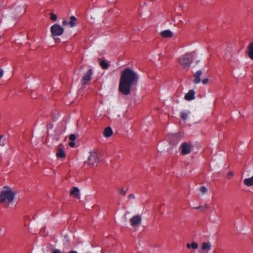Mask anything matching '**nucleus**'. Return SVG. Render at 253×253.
I'll use <instances>...</instances> for the list:
<instances>
[{"label":"nucleus","instance_id":"nucleus-1","mask_svg":"<svg viewBox=\"0 0 253 253\" xmlns=\"http://www.w3.org/2000/svg\"><path fill=\"white\" fill-rule=\"evenodd\" d=\"M139 76L129 68L126 69L121 74L119 85V90L124 95L129 94L131 88L138 83Z\"/></svg>","mask_w":253,"mask_h":253},{"label":"nucleus","instance_id":"nucleus-2","mask_svg":"<svg viewBox=\"0 0 253 253\" xmlns=\"http://www.w3.org/2000/svg\"><path fill=\"white\" fill-rule=\"evenodd\" d=\"M15 195V192L10 187H4L0 192V203L7 207L13 202Z\"/></svg>","mask_w":253,"mask_h":253},{"label":"nucleus","instance_id":"nucleus-3","mask_svg":"<svg viewBox=\"0 0 253 253\" xmlns=\"http://www.w3.org/2000/svg\"><path fill=\"white\" fill-rule=\"evenodd\" d=\"M193 60L192 53H186L178 59V63L183 69L188 70Z\"/></svg>","mask_w":253,"mask_h":253},{"label":"nucleus","instance_id":"nucleus-4","mask_svg":"<svg viewBox=\"0 0 253 253\" xmlns=\"http://www.w3.org/2000/svg\"><path fill=\"white\" fill-rule=\"evenodd\" d=\"M64 29L60 25L55 24L50 28V31L53 37L61 36L63 34Z\"/></svg>","mask_w":253,"mask_h":253},{"label":"nucleus","instance_id":"nucleus-5","mask_svg":"<svg viewBox=\"0 0 253 253\" xmlns=\"http://www.w3.org/2000/svg\"><path fill=\"white\" fill-rule=\"evenodd\" d=\"M180 148L181 150V154L185 155L189 154L193 149V146L190 142L182 143Z\"/></svg>","mask_w":253,"mask_h":253},{"label":"nucleus","instance_id":"nucleus-6","mask_svg":"<svg viewBox=\"0 0 253 253\" xmlns=\"http://www.w3.org/2000/svg\"><path fill=\"white\" fill-rule=\"evenodd\" d=\"M98 161L99 159L97 154L96 153L93 152L90 153L87 163L90 166H97Z\"/></svg>","mask_w":253,"mask_h":253},{"label":"nucleus","instance_id":"nucleus-7","mask_svg":"<svg viewBox=\"0 0 253 253\" xmlns=\"http://www.w3.org/2000/svg\"><path fill=\"white\" fill-rule=\"evenodd\" d=\"M142 221L141 216L140 215H136L131 217L129 220L131 226L135 227H138Z\"/></svg>","mask_w":253,"mask_h":253},{"label":"nucleus","instance_id":"nucleus-8","mask_svg":"<svg viewBox=\"0 0 253 253\" xmlns=\"http://www.w3.org/2000/svg\"><path fill=\"white\" fill-rule=\"evenodd\" d=\"M92 75V71L91 69L88 70L86 73L83 76L81 82L83 85H85L87 82L91 79Z\"/></svg>","mask_w":253,"mask_h":253},{"label":"nucleus","instance_id":"nucleus-9","mask_svg":"<svg viewBox=\"0 0 253 253\" xmlns=\"http://www.w3.org/2000/svg\"><path fill=\"white\" fill-rule=\"evenodd\" d=\"M63 146L60 145L58 146L57 152H56V156L58 158H64L66 156L63 150Z\"/></svg>","mask_w":253,"mask_h":253},{"label":"nucleus","instance_id":"nucleus-10","mask_svg":"<svg viewBox=\"0 0 253 253\" xmlns=\"http://www.w3.org/2000/svg\"><path fill=\"white\" fill-rule=\"evenodd\" d=\"M70 194L78 199H80V189L77 187H73L70 191Z\"/></svg>","mask_w":253,"mask_h":253},{"label":"nucleus","instance_id":"nucleus-11","mask_svg":"<svg viewBox=\"0 0 253 253\" xmlns=\"http://www.w3.org/2000/svg\"><path fill=\"white\" fill-rule=\"evenodd\" d=\"M247 53L249 57L253 60V42L248 45Z\"/></svg>","mask_w":253,"mask_h":253},{"label":"nucleus","instance_id":"nucleus-12","mask_svg":"<svg viewBox=\"0 0 253 253\" xmlns=\"http://www.w3.org/2000/svg\"><path fill=\"white\" fill-rule=\"evenodd\" d=\"M194 95L195 91L191 89L187 93H186L185 95L184 98L185 100L190 101L194 99Z\"/></svg>","mask_w":253,"mask_h":253},{"label":"nucleus","instance_id":"nucleus-13","mask_svg":"<svg viewBox=\"0 0 253 253\" xmlns=\"http://www.w3.org/2000/svg\"><path fill=\"white\" fill-rule=\"evenodd\" d=\"M160 35L163 38H169L172 37L173 33L172 32L169 30H165L161 32Z\"/></svg>","mask_w":253,"mask_h":253},{"label":"nucleus","instance_id":"nucleus-14","mask_svg":"<svg viewBox=\"0 0 253 253\" xmlns=\"http://www.w3.org/2000/svg\"><path fill=\"white\" fill-rule=\"evenodd\" d=\"M211 243L210 242H203L202 245V250L206 251V253H208L211 248Z\"/></svg>","mask_w":253,"mask_h":253},{"label":"nucleus","instance_id":"nucleus-15","mask_svg":"<svg viewBox=\"0 0 253 253\" xmlns=\"http://www.w3.org/2000/svg\"><path fill=\"white\" fill-rule=\"evenodd\" d=\"M202 72L201 70H199L195 73V74L194 75L195 79L193 81V82L195 84H199L201 82V79H200V77L201 75H202Z\"/></svg>","mask_w":253,"mask_h":253},{"label":"nucleus","instance_id":"nucleus-16","mask_svg":"<svg viewBox=\"0 0 253 253\" xmlns=\"http://www.w3.org/2000/svg\"><path fill=\"white\" fill-rule=\"evenodd\" d=\"M113 134V131L110 127L105 128L103 131V135L105 137H109Z\"/></svg>","mask_w":253,"mask_h":253},{"label":"nucleus","instance_id":"nucleus-17","mask_svg":"<svg viewBox=\"0 0 253 253\" xmlns=\"http://www.w3.org/2000/svg\"><path fill=\"white\" fill-rule=\"evenodd\" d=\"M244 184L247 186L253 185V175L250 177L246 178L244 180Z\"/></svg>","mask_w":253,"mask_h":253},{"label":"nucleus","instance_id":"nucleus-18","mask_svg":"<svg viewBox=\"0 0 253 253\" xmlns=\"http://www.w3.org/2000/svg\"><path fill=\"white\" fill-rule=\"evenodd\" d=\"M169 139L171 143L174 144V141L177 142L179 141L178 135L177 134H170L169 135Z\"/></svg>","mask_w":253,"mask_h":253},{"label":"nucleus","instance_id":"nucleus-19","mask_svg":"<svg viewBox=\"0 0 253 253\" xmlns=\"http://www.w3.org/2000/svg\"><path fill=\"white\" fill-rule=\"evenodd\" d=\"M99 64L103 69H107L109 67V64L106 60L100 61Z\"/></svg>","mask_w":253,"mask_h":253},{"label":"nucleus","instance_id":"nucleus-20","mask_svg":"<svg viewBox=\"0 0 253 253\" xmlns=\"http://www.w3.org/2000/svg\"><path fill=\"white\" fill-rule=\"evenodd\" d=\"M186 247L188 249L192 248V249L196 250L198 247V244L195 242H192L191 244L188 243L186 244Z\"/></svg>","mask_w":253,"mask_h":253},{"label":"nucleus","instance_id":"nucleus-21","mask_svg":"<svg viewBox=\"0 0 253 253\" xmlns=\"http://www.w3.org/2000/svg\"><path fill=\"white\" fill-rule=\"evenodd\" d=\"M70 21L69 22V24L71 27H73L76 25V23L75 21L77 20V18L74 16H72L70 17Z\"/></svg>","mask_w":253,"mask_h":253},{"label":"nucleus","instance_id":"nucleus-22","mask_svg":"<svg viewBox=\"0 0 253 253\" xmlns=\"http://www.w3.org/2000/svg\"><path fill=\"white\" fill-rule=\"evenodd\" d=\"M189 114V111H187V112H182L181 113L180 117H181V118L182 119L185 120V119H186L187 118Z\"/></svg>","mask_w":253,"mask_h":253},{"label":"nucleus","instance_id":"nucleus-23","mask_svg":"<svg viewBox=\"0 0 253 253\" xmlns=\"http://www.w3.org/2000/svg\"><path fill=\"white\" fill-rule=\"evenodd\" d=\"M208 208H209L208 205L206 204L203 206H200L199 207H197L195 208V209H197V210H204L205 209H208Z\"/></svg>","mask_w":253,"mask_h":253},{"label":"nucleus","instance_id":"nucleus-24","mask_svg":"<svg viewBox=\"0 0 253 253\" xmlns=\"http://www.w3.org/2000/svg\"><path fill=\"white\" fill-rule=\"evenodd\" d=\"M3 135H0V146H3L5 145V139H3Z\"/></svg>","mask_w":253,"mask_h":253},{"label":"nucleus","instance_id":"nucleus-25","mask_svg":"<svg viewBox=\"0 0 253 253\" xmlns=\"http://www.w3.org/2000/svg\"><path fill=\"white\" fill-rule=\"evenodd\" d=\"M200 190L202 193H206L207 192V189L205 186H202L200 188Z\"/></svg>","mask_w":253,"mask_h":253},{"label":"nucleus","instance_id":"nucleus-26","mask_svg":"<svg viewBox=\"0 0 253 253\" xmlns=\"http://www.w3.org/2000/svg\"><path fill=\"white\" fill-rule=\"evenodd\" d=\"M69 139L71 141H73L76 139V136L74 134H72L70 135Z\"/></svg>","mask_w":253,"mask_h":253},{"label":"nucleus","instance_id":"nucleus-27","mask_svg":"<svg viewBox=\"0 0 253 253\" xmlns=\"http://www.w3.org/2000/svg\"><path fill=\"white\" fill-rule=\"evenodd\" d=\"M50 15V18L52 20L56 21L57 20V16L55 14L53 13H51Z\"/></svg>","mask_w":253,"mask_h":253},{"label":"nucleus","instance_id":"nucleus-28","mask_svg":"<svg viewBox=\"0 0 253 253\" xmlns=\"http://www.w3.org/2000/svg\"><path fill=\"white\" fill-rule=\"evenodd\" d=\"M126 193V190H125L124 188H121L120 189V193L123 196H125Z\"/></svg>","mask_w":253,"mask_h":253},{"label":"nucleus","instance_id":"nucleus-29","mask_svg":"<svg viewBox=\"0 0 253 253\" xmlns=\"http://www.w3.org/2000/svg\"><path fill=\"white\" fill-rule=\"evenodd\" d=\"M53 127V125L52 124H49L47 125V128L48 129H52Z\"/></svg>","mask_w":253,"mask_h":253},{"label":"nucleus","instance_id":"nucleus-30","mask_svg":"<svg viewBox=\"0 0 253 253\" xmlns=\"http://www.w3.org/2000/svg\"><path fill=\"white\" fill-rule=\"evenodd\" d=\"M209 82L208 79H205L202 80V83L204 84H207Z\"/></svg>","mask_w":253,"mask_h":253},{"label":"nucleus","instance_id":"nucleus-31","mask_svg":"<svg viewBox=\"0 0 253 253\" xmlns=\"http://www.w3.org/2000/svg\"><path fill=\"white\" fill-rule=\"evenodd\" d=\"M52 253H62L61 251L58 249L54 250Z\"/></svg>","mask_w":253,"mask_h":253},{"label":"nucleus","instance_id":"nucleus-32","mask_svg":"<svg viewBox=\"0 0 253 253\" xmlns=\"http://www.w3.org/2000/svg\"><path fill=\"white\" fill-rule=\"evenodd\" d=\"M75 143L73 141H71L69 143V145L71 147H74L75 146Z\"/></svg>","mask_w":253,"mask_h":253},{"label":"nucleus","instance_id":"nucleus-33","mask_svg":"<svg viewBox=\"0 0 253 253\" xmlns=\"http://www.w3.org/2000/svg\"><path fill=\"white\" fill-rule=\"evenodd\" d=\"M234 174L233 172L232 171H230L227 173V176L229 177V176H232Z\"/></svg>","mask_w":253,"mask_h":253},{"label":"nucleus","instance_id":"nucleus-34","mask_svg":"<svg viewBox=\"0 0 253 253\" xmlns=\"http://www.w3.org/2000/svg\"><path fill=\"white\" fill-rule=\"evenodd\" d=\"M3 73V70L2 69L0 68V78H1L2 77Z\"/></svg>","mask_w":253,"mask_h":253},{"label":"nucleus","instance_id":"nucleus-35","mask_svg":"<svg viewBox=\"0 0 253 253\" xmlns=\"http://www.w3.org/2000/svg\"><path fill=\"white\" fill-rule=\"evenodd\" d=\"M128 198L130 199H134L135 198V196L133 194H131L130 195H128Z\"/></svg>","mask_w":253,"mask_h":253},{"label":"nucleus","instance_id":"nucleus-36","mask_svg":"<svg viewBox=\"0 0 253 253\" xmlns=\"http://www.w3.org/2000/svg\"><path fill=\"white\" fill-rule=\"evenodd\" d=\"M54 39V40H55V42L57 43H59L60 41V39L58 38H54L53 37Z\"/></svg>","mask_w":253,"mask_h":253},{"label":"nucleus","instance_id":"nucleus-37","mask_svg":"<svg viewBox=\"0 0 253 253\" xmlns=\"http://www.w3.org/2000/svg\"><path fill=\"white\" fill-rule=\"evenodd\" d=\"M62 24H63V25L65 26V25H67L68 24V22L67 21H66V20H64L63 21V22H62Z\"/></svg>","mask_w":253,"mask_h":253},{"label":"nucleus","instance_id":"nucleus-38","mask_svg":"<svg viewBox=\"0 0 253 253\" xmlns=\"http://www.w3.org/2000/svg\"><path fill=\"white\" fill-rule=\"evenodd\" d=\"M129 213V212L128 211H126V212L125 213V215H124V217L125 218V219H126V215L127 214H128Z\"/></svg>","mask_w":253,"mask_h":253},{"label":"nucleus","instance_id":"nucleus-39","mask_svg":"<svg viewBox=\"0 0 253 253\" xmlns=\"http://www.w3.org/2000/svg\"><path fill=\"white\" fill-rule=\"evenodd\" d=\"M68 253H78V252L75 251H71Z\"/></svg>","mask_w":253,"mask_h":253},{"label":"nucleus","instance_id":"nucleus-40","mask_svg":"<svg viewBox=\"0 0 253 253\" xmlns=\"http://www.w3.org/2000/svg\"><path fill=\"white\" fill-rule=\"evenodd\" d=\"M225 59L230 60V58H228L227 56H225Z\"/></svg>","mask_w":253,"mask_h":253},{"label":"nucleus","instance_id":"nucleus-41","mask_svg":"<svg viewBox=\"0 0 253 253\" xmlns=\"http://www.w3.org/2000/svg\"><path fill=\"white\" fill-rule=\"evenodd\" d=\"M62 133L61 131H59V134H60Z\"/></svg>","mask_w":253,"mask_h":253},{"label":"nucleus","instance_id":"nucleus-42","mask_svg":"<svg viewBox=\"0 0 253 253\" xmlns=\"http://www.w3.org/2000/svg\"><path fill=\"white\" fill-rule=\"evenodd\" d=\"M44 230H45V228H42V231H44Z\"/></svg>","mask_w":253,"mask_h":253},{"label":"nucleus","instance_id":"nucleus-43","mask_svg":"<svg viewBox=\"0 0 253 253\" xmlns=\"http://www.w3.org/2000/svg\"><path fill=\"white\" fill-rule=\"evenodd\" d=\"M104 253L103 252H102V253Z\"/></svg>","mask_w":253,"mask_h":253}]
</instances>
